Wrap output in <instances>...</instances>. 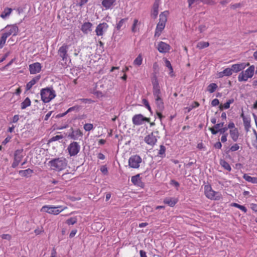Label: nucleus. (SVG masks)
Masks as SVG:
<instances>
[{"label": "nucleus", "mask_w": 257, "mask_h": 257, "mask_svg": "<svg viewBox=\"0 0 257 257\" xmlns=\"http://www.w3.org/2000/svg\"><path fill=\"white\" fill-rule=\"evenodd\" d=\"M144 141L148 145L153 146L156 143L157 139L152 132L145 137Z\"/></svg>", "instance_id": "nucleus-15"}, {"label": "nucleus", "mask_w": 257, "mask_h": 257, "mask_svg": "<svg viewBox=\"0 0 257 257\" xmlns=\"http://www.w3.org/2000/svg\"><path fill=\"white\" fill-rule=\"evenodd\" d=\"M40 75H38L33 78L31 80L33 81L34 83L35 84L40 79Z\"/></svg>", "instance_id": "nucleus-63"}, {"label": "nucleus", "mask_w": 257, "mask_h": 257, "mask_svg": "<svg viewBox=\"0 0 257 257\" xmlns=\"http://www.w3.org/2000/svg\"><path fill=\"white\" fill-rule=\"evenodd\" d=\"M157 110L162 111L164 108V103L161 97L155 98Z\"/></svg>", "instance_id": "nucleus-28"}, {"label": "nucleus", "mask_w": 257, "mask_h": 257, "mask_svg": "<svg viewBox=\"0 0 257 257\" xmlns=\"http://www.w3.org/2000/svg\"><path fill=\"white\" fill-rule=\"evenodd\" d=\"M84 129L86 131H90L93 128V125L91 123H86L84 125Z\"/></svg>", "instance_id": "nucleus-41"}, {"label": "nucleus", "mask_w": 257, "mask_h": 257, "mask_svg": "<svg viewBox=\"0 0 257 257\" xmlns=\"http://www.w3.org/2000/svg\"><path fill=\"white\" fill-rule=\"evenodd\" d=\"M132 121L134 124L140 125L142 124L144 121L150 122V118L144 116L142 114H138L135 115L133 117Z\"/></svg>", "instance_id": "nucleus-10"}, {"label": "nucleus", "mask_w": 257, "mask_h": 257, "mask_svg": "<svg viewBox=\"0 0 257 257\" xmlns=\"http://www.w3.org/2000/svg\"><path fill=\"white\" fill-rule=\"evenodd\" d=\"M100 171L104 174H107L108 173L107 168L105 166H102L100 168Z\"/></svg>", "instance_id": "nucleus-55"}, {"label": "nucleus", "mask_w": 257, "mask_h": 257, "mask_svg": "<svg viewBox=\"0 0 257 257\" xmlns=\"http://www.w3.org/2000/svg\"><path fill=\"white\" fill-rule=\"evenodd\" d=\"M13 10L11 8H6L4 11L2 12V13L1 15V17L3 19H5L7 17H9L10 14H11Z\"/></svg>", "instance_id": "nucleus-31"}, {"label": "nucleus", "mask_w": 257, "mask_h": 257, "mask_svg": "<svg viewBox=\"0 0 257 257\" xmlns=\"http://www.w3.org/2000/svg\"><path fill=\"white\" fill-rule=\"evenodd\" d=\"M68 46L66 45H63L58 50V55L62 59V60H66L68 57L67 51Z\"/></svg>", "instance_id": "nucleus-14"}, {"label": "nucleus", "mask_w": 257, "mask_h": 257, "mask_svg": "<svg viewBox=\"0 0 257 257\" xmlns=\"http://www.w3.org/2000/svg\"><path fill=\"white\" fill-rule=\"evenodd\" d=\"M41 99L44 103L50 102L56 96L55 90L50 87L43 88L41 90Z\"/></svg>", "instance_id": "nucleus-4"}, {"label": "nucleus", "mask_w": 257, "mask_h": 257, "mask_svg": "<svg viewBox=\"0 0 257 257\" xmlns=\"http://www.w3.org/2000/svg\"><path fill=\"white\" fill-rule=\"evenodd\" d=\"M160 4V0H155L153 7V11L152 16L154 19H156L159 13V6Z\"/></svg>", "instance_id": "nucleus-20"}, {"label": "nucleus", "mask_w": 257, "mask_h": 257, "mask_svg": "<svg viewBox=\"0 0 257 257\" xmlns=\"http://www.w3.org/2000/svg\"><path fill=\"white\" fill-rule=\"evenodd\" d=\"M228 136V134L222 135L221 138V141L222 143H225L227 141V137Z\"/></svg>", "instance_id": "nucleus-60"}, {"label": "nucleus", "mask_w": 257, "mask_h": 257, "mask_svg": "<svg viewBox=\"0 0 257 257\" xmlns=\"http://www.w3.org/2000/svg\"><path fill=\"white\" fill-rule=\"evenodd\" d=\"M230 107V104L227 102H226V103H225L223 105H222V104L220 105L219 106V108H220V110H222L223 108H224V109H228Z\"/></svg>", "instance_id": "nucleus-50"}, {"label": "nucleus", "mask_w": 257, "mask_h": 257, "mask_svg": "<svg viewBox=\"0 0 257 257\" xmlns=\"http://www.w3.org/2000/svg\"><path fill=\"white\" fill-rule=\"evenodd\" d=\"M165 152H166V148L163 145L160 146V149L159 152V155L160 156L163 157V156L165 155Z\"/></svg>", "instance_id": "nucleus-42"}, {"label": "nucleus", "mask_w": 257, "mask_h": 257, "mask_svg": "<svg viewBox=\"0 0 257 257\" xmlns=\"http://www.w3.org/2000/svg\"><path fill=\"white\" fill-rule=\"evenodd\" d=\"M143 59L141 54H139L138 56L135 59L134 61V64L137 66H140L142 63Z\"/></svg>", "instance_id": "nucleus-37"}, {"label": "nucleus", "mask_w": 257, "mask_h": 257, "mask_svg": "<svg viewBox=\"0 0 257 257\" xmlns=\"http://www.w3.org/2000/svg\"><path fill=\"white\" fill-rule=\"evenodd\" d=\"M116 0H103L101 4L105 9H109L115 2Z\"/></svg>", "instance_id": "nucleus-30"}, {"label": "nucleus", "mask_w": 257, "mask_h": 257, "mask_svg": "<svg viewBox=\"0 0 257 257\" xmlns=\"http://www.w3.org/2000/svg\"><path fill=\"white\" fill-rule=\"evenodd\" d=\"M228 128L227 127H222V128H220L218 130L219 133H220V134L224 135L226 134V132L227 131Z\"/></svg>", "instance_id": "nucleus-52"}, {"label": "nucleus", "mask_w": 257, "mask_h": 257, "mask_svg": "<svg viewBox=\"0 0 257 257\" xmlns=\"http://www.w3.org/2000/svg\"><path fill=\"white\" fill-rule=\"evenodd\" d=\"M90 101H91L90 99H87V98H81V99H77L76 100V102H77L78 103H81V102L86 103L87 102H90Z\"/></svg>", "instance_id": "nucleus-45"}, {"label": "nucleus", "mask_w": 257, "mask_h": 257, "mask_svg": "<svg viewBox=\"0 0 257 257\" xmlns=\"http://www.w3.org/2000/svg\"><path fill=\"white\" fill-rule=\"evenodd\" d=\"M33 172L34 171L33 170L29 168L25 170H20L19 171V174L23 177L28 178L31 177Z\"/></svg>", "instance_id": "nucleus-25"}, {"label": "nucleus", "mask_w": 257, "mask_h": 257, "mask_svg": "<svg viewBox=\"0 0 257 257\" xmlns=\"http://www.w3.org/2000/svg\"><path fill=\"white\" fill-rule=\"evenodd\" d=\"M217 88V84L216 83H212L210 84L208 86L207 90L210 93H213L215 91V90Z\"/></svg>", "instance_id": "nucleus-36"}, {"label": "nucleus", "mask_w": 257, "mask_h": 257, "mask_svg": "<svg viewBox=\"0 0 257 257\" xmlns=\"http://www.w3.org/2000/svg\"><path fill=\"white\" fill-rule=\"evenodd\" d=\"M220 164L222 167H223L226 170H227L228 171H231V168L230 165L225 160H222V159L220 160Z\"/></svg>", "instance_id": "nucleus-34"}, {"label": "nucleus", "mask_w": 257, "mask_h": 257, "mask_svg": "<svg viewBox=\"0 0 257 257\" xmlns=\"http://www.w3.org/2000/svg\"><path fill=\"white\" fill-rule=\"evenodd\" d=\"M157 49L160 53H166L169 51L170 46L165 42H160L158 45Z\"/></svg>", "instance_id": "nucleus-18"}, {"label": "nucleus", "mask_w": 257, "mask_h": 257, "mask_svg": "<svg viewBox=\"0 0 257 257\" xmlns=\"http://www.w3.org/2000/svg\"><path fill=\"white\" fill-rule=\"evenodd\" d=\"M92 24L90 22H85L81 27V30L84 34H87L92 31Z\"/></svg>", "instance_id": "nucleus-19"}, {"label": "nucleus", "mask_w": 257, "mask_h": 257, "mask_svg": "<svg viewBox=\"0 0 257 257\" xmlns=\"http://www.w3.org/2000/svg\"><path fill=\"white\" fill-rule=\"evenodd\" d=\"M241 116L243 117V124L244 126L245 130L246 131V132H247L249 131V130L251 126H250V120L249 118L246 117L244 116L243 114H242Z\"/></svg>", "instance_id": "nucleus-27"}, {"label": "nucleus", "mask_w": 257, "mask_h": 257, "mask_svg": "<svg viewBox=\"0 0 257 257\" xmlns=\"http://www.w3.org/2000/svg\"><path fill=\"white\" fill-rule=\"evenodd\" d=\"M40 75H38L33 78L31 80L33 81L34 83L35 84L40 79Z\"/></svg>", "instance_id": "nucleus-62"}, {"label": "nucleus", "mask_w": 257, "mask_h": 257, "mask_svg": "<svg viewBox=\"0 0 257 257\" xmlns=\"http://www.w3.org/2000/svg\"><path fill=\"white\" fill-rule=\"evenodd\" d=\"M232 205L233 206H234V207H235L240 209L241 210L243 211L244 213L246 212V211H247V209L244 206L239 205V204H238L237 203H234Z\"/></svg>", "instance_id": "nucleus-39"}, {"label": "nucleus", "mask_w": 257, "mask_h": 257, "mask_svg": "<svg viewBox=\"0 0 257 257\" xmlns=\"http://www.w3.org/2000/svg\"><path fill=\"white\" fill-rule=\"evenodd\" d=\"M142 159L139 155H136L132 156L128 160V165L132 168H139Z\"/></svg>", "instance_id": "nucleus-8"}, {"label": "nucleus", "mask_w": 257, "mask_h": 257, "mask_svg": "<svg viewBox=\"0 0 257 257\" xmlns=\"http://www.w3.org/2000/svg\"><path fill=\"white\" fill-rule=\"evenodd\" d=\"M254 72V65L250 66L245 71H242L238 76V80L239 82L246 81L249 78H251Z\"/></svg>", "instance_id": "nucleus-5"}, {"label": "nucleus", "mask_w": 257, "mask_h": 257, "mask_svg": "<svg viewBox=\"0 0 257 257\" xmlns=\"http://www.w3.org/2000/svg\"><path fill=\"white\" fill-rule=\"evenodd\" d=\"M127 20H128V18H127L121 19L118 22V23L116 24V27L115 28V29L117 31H119L121 29H124L125 27V23H126Z\"/></svg>", "instance_id": "nucleus-22"}, {"label": "nucleus", "mask_w": 257, "mask_h": 257, "mask_svg": "<svg viewBox=\"0 0 257 257\" xmlns=\"http://www.w3.org/2000/svg\"><path fill=\"white\" fill-rule=\"evenodd\" d=\"M239 149V146L238 144H235L233 146H232L230 148V151L231 152H235L237 151Z\"/></svg>", "instance_id": "nucleus-47"}, {"label": "nucleus", "mask_w": 257, "mask_h": 257, "mask_svg": "<svg viewBox=\"0 0 257 257\" xmlns=\"http://www.w3.org/2000/svg\"><path fill=\"white\" fill-rule=\"evenodd\" d=\"M214 147L215 149H220L222 147V144L219 141H218L214 144Z\"/></svg>", "instance_id": "nucleus-58"}, {"label": "nucleus", "mask_w": 257, "mask_h": 257, "mask_svg": "<svg viewBox=\"0 0 257 257\" xmlns=\"http://www.w3.org/2000/svg\"><path fill=\"white\" fill-rule=\"evenodd\" d=\"M224 122H220L219 123L215 124L214 126L216 129L219 130L220 128H222L224 126Z\"/></svg>", "instance_id": "nucleus-54"}, {"label": "nucleus", "mask_w": 257, "mask_h": 257, "mask_svg": "<svg viewBox=\"0 0 257 257\" xmlns=\"http://www.w3.org/2000/svg\"><path fill=\"white\" fill-rule=\"evenodd\" d=\"M138 23V20L135 19L134 21V23L132 27V31L133 33H135L137 32L136 26Z\"/></svg>", "instance_id": "nucleus-43"}, {"label": "nucleus", "mask_w": 257, "mask_h": 257, "mask_svg": "<svg viewBox=\"0 0 257 257\" xmlns=\"http://www.w3.org/2000/svg\"><path fill=\"white\" fill-rule=\"evenodd\" d=\"M71 133L69 134L68 136V138H70L73 140H78L79 137L82 138L83 133L79 129H77L74 131L73 128H71Z\"/></svg>", "instance_id": "nucleus-16"}, {"label": "nucleus", "mask_w": 257, "mask_h": 257, "mask_svg": "<svg viewBox=\"0 0 257 257\" xmlns=\"http://www.w3.org/2000/svg\"><path fill=\"white\" fill-rule=\"evenodd\" d=\"M204 189L205 194L208 198L212 200H219L221 198V194L218 192L213 191L211 186L205 185Z\"/></svg>", "instance_id": "nucleus-7"}, {"label": "nucleus", "mask_w": 257, "mask_h": 257, "mask_svg": "<svg viewBox=\"0 0 257 257\" xmlns=\"http://www.w3.org/2000/svg\"><path fill=\"white\" fill-rule=\"evenodd\" d=\"M209 46V43L207 42L201 41L198 43L197 48L202 49Z\"/></svg>", "instance_id": "nucleus-35"}, {"label": "nucleus", "mask_w": 257, "mask_h": 257, "mask_svg": "<svg viewBox=\"0 0 257 257\" xmlns=\"http://www.w3.org/2000/svg\"><path fill=\"white\" fill-rule=\"evenodd\" d=\"M35 85V84L34 83L33 81H32V80H31L30 82H29L27 85H26V90H30L32 87V86Z\"/></svg>", "instance_id": "nucleus-51"}, {"label": "nucleus", "mask_w": 257, "mask_h": 257, "mask_svg": "<svg viewBox=\"0 0 257 257\" xmlns=\"http://www.w3.org/2000/svg\"><path fill=\"white\" fill-rule=\"evenodd\" d=\"M108 28V25L106 23L99 24L96 28L95 32L97 36H102L104 32H105Z\"/></svg>", "instance_id": "nucleus-12"}, {"label": "nucleus", "mask_w": 257, "mask_h": 257, "mask_svg": "<svg viewBox=\"0 0 257 257\" xmlns=\"http://www.w3.org/2000/svg\"><path fill=\"white\" fill-rule=\"evenodd\" d=\"M249 65V63H239L233 64L231 66V69L233 72L237 73L239 71L243 70L246 66Z\"/></svg>", "instance_id": "nucleus-17"}, {"label": "nucleus", "mask_w": 257, "mask_h": 257, "mask_svg": "<svg viewBox=\"0 0 257 257\" xmlns=\"http://www.w3.org/2000/svg\"><path fill=\"white\" fill-rule=\"evenodd\" d=\"M229 134L230 136V137L232 139V140L234 142H236L238 140V137H239V133L238 130L237 128H234L232 130H230L229 131Z\"/></svg>", "instance_id": "nucleus-23"}, {"label": "nucleus", "mask_w": 257, "mask_h": 257, "mask_svg": "<svg viewBox=\"0 0 257 257\" xmlns=\"http://www.w3.org/2000/svg\"><path fill=\"white\" fill-rule=\"evenodd\" d=\"M23 153V149L17 150L14 153V159L20 162L24 157Z\"/></svg>", "instance_id": "nucleus-26"}, {"label": "nucleus", "mask_w": 257, "mask_h": 257, "mask_svg": "<svg viewBox=\"0 0 257 257\" xmlns=\"http://www.w3.org/2000/svg\"><path fill=\"white\" fill-rule=\"evenodd\" d=\"M209 130L211 131L212 134H213V135H216L218 133H219L218 130V129H216L214 127V126L213 127H209Z\"/></svg>", "instance_id": "nucleus-53"}, {"label": "nucleus", "mask_w": 257, "mask_h": 257, "mask_svg": "<svg viewBox=\"0 0 257 257\" xmlns=\"http://www.w3.org/2000/svg\"><path fill=\"white\" fill-rule=\"evenodd\" d=\"M65 208H62L61 206L44 205L41 209V211L47 212L51 214L58 215Z\"/></svg>", "instance_id": "nucleus-6"}, {"label": "nucleus", "mask_w": 257, "mask_h": 257, "mask_svg": "<svg viewBox=\"0 0 257 257\" xmlns=\"http://www.w3.org/2000/svg\"><path fill=\"white\" fill-rule=\"evenodd\" d=\"M20 163V162L16 160H14V162L12 165V167L13 168H15L16 167H17L19 164Z\"/></svg>", "instance_id": "nucleus-61"}, {"label": "nucleus", "mask_w": 257, "mask_h": 257, "mask_svg": "<svg viewBox=\"0 0 257 257\" xmlns=\"http://www.w3.org/2000/svg\"><path fill=\"white\" fill-rule=\"evenodd\" d=\"M31 101L29 97H27L25 100L22 102L21 104V107L22 109H24L27 107L31 105Z\"/></svg>", "instance_id": "nucleus-33"}, {"label": "nucleus", "mask_w": 257, "mask_h": 257, "mask_svg": "<svg viewBox=\"0 0 257 257\" xmlns=\"http://www.w3.org/2000/svg\"><path fill=\"white\" fill-rule=\"evenodd\" d=\"M143 103L146 106V107L148 109V110L150 111V112L152 113V109H151V108L150 106V104H149L148 100H146V99H144L143 100Z\"/></svg>", "instance_id": "nucleus-46"}, {"label": "nucleus", "mask_w": 257, "mask_h": 257, "mask_svg": "<svg viewBox=\"0 0 257 257\" xmlns=\"http://www.w3.org/2000/svg\"><path fill=\"white\" fill-rule=\"evenodd\" d=\"M227 127L228 129L229 128L230 130L237 128L236 127H235V124L234 122L232 121H231L228 123Z\"/></svg>", "instance_id": "nucleus-57"}, {"label": "nucleus", "mask_w": 257, "mask_h": 257, "mask_svg": "<svg viewBox=\"0 0 257 257\" xmlns=\"http://www.w3.org/2000/svg\"><path fill=\"white\" fill-rule=\"evenodd\" d=\"M80 146L77 142H73L68 147L67 150L70 156L76 155L79 152Z\"/></svg>", "instance_id": "nucleus-11"}, {"label": "nucleus", "mask_w": 257, "mask_h": 257, "mask_svg": "<svg viewBox=\"0 0 257 257\" xmlns=\"http://www.w3.org/2000/svg\"><path fill=\"white\" fill-rule=\"evenodd\" d=\"M243 178L247 182L257 184V177H252L247 174H244Z\"/></svg>", "instance_id": "nucleus-32"}, {"label": "nucleus", "mask_w": 257, "mask_h": 257, "mask_svg": "<svg viewBox=\"0 0 257 257\" xmlns=\"http://www.w3.org/2000/svg\"><path fill=\"white\" fill-rule=\"evenodd\" d=\"M77 220L76 217H71L66 221V223L68 225H73L77 222Z\"/></svg>", "instance_id": "nucleus-38"}, {"label": "nucleus", "mask_w": 257, "mask_h": 257, "mask_svg": "<svg viewBox=\"0 0 257 257\" xmlns=\"http://www.w3.org/2000/svg\"><path fill=\"white\" fill-rule=\"evenodd\" d=\"M2 238L4 239L10 240L11 239V236L8 234H4L2 235Z\"/></svg>", "instance_id": "nucleus-59"}, {"label": "nucleus", "mask_w": 257, "mask_h": 257, "mask_svg": "<svg viewBox=\"0 0 257 257\" xmlns=\"http://www.w3.org/2000/svg\"><path fill=\"white\" fill-rule=\"evenodd\" d=\"M232 70L231 68H227L223 71L220 72L218 73L219 77H223V76H230L232 74Z\"/></svg>", "instance_id": "nucleus-24"}, {"label": "nucleus", "mask_w": 257, "mask_h": 257, "mask_svg": "<svg viewBox=\"0 0 257 257\" xmlns=\"http://www.w3.org/2000/svg\"><path fill=\"white\" fill-rule=\"evenodd\" d=\"M81 109V106L80 105H75L73 107H70L68 110L67 112H71L72 111H75L76 112H78L79 111V110Z\"/></svg>", "instance_id": "nucleus-40"}, {"label": "nucleus", "mask_w": 257, "mask_h": 257, "mask_svg": "<svg viewBox=\"0 0 257 257\" xmlns=\"http://www.w3.org/2000/svg\"><path fill=\"white\" fill-rule=\"evenodd\" d=\"M48 164L53 170L59 172L66 168L67 161L64 157L54 158L50 161Z\"/></svg>", "instance_id": "nucleus-1"}, {"label": "nucleus", "mask_w": 257, "mask_h": 257, "mask_svg": "<svg viewBox=\"0 0 257 257\" xmlns=\"http://www.w3.org/2000/svg\"><path fill=\"white\" fill-rule=\"evenodd\" d=\"M140 254L141 257H147L146 251L143 250L140 251Z\"/></svg>", "instance_id": "nucleus-64"}, {"label": "nucleus", "mask_w": 257, "mask_h": 257, "mask_svg": "<svg viewBox=\"0 0 257 257\" xmlns=\"http://www.w3.org/2000/svg\"><path fill=\"white\" fill-rule=\"evenodd\" d=\"M6 32L3 34L0 41V48H3L5 45L7 39L11 35L16 36L19 31L16 25H7L5 28Z\"/></svg>", "instance_id": "nucleus-2"}, {"label": "nucleus", "mask_w": 257, "mask_h": 257, "mask_svg": "<svg viewBox=\"0 0 257 257\" xmlns=\"http://www.w3.org/2000/svg\"><path fill=\"white\" fill-rule=\"evenodd\" d=\"M41 64L39 62H36L29 65V70L31 74H35L40 72Z\"/></svg>", "instance_id": "nucleus-13"}, {"label": "nucleus", "mask_w": 257, "mask_h": 257, "mask_svg": "<svg viewBox=\"0 0 257 257\" xmlns=\"http://www.w3.org/2000/svg\"><path fill=\"white\" fill-rule=\"evenodd\" d=\"M88 2V0H79V2L77 4V6L82 7Z\"/></svg>", "instance_id": "nucleus-48"}, {"label": "nucleus", "mask_w": 257, "mask_h": 257, "mask_svg": "<svg viewBox=\"0 0 257 257\" xmlns=\"http://www.w3.org/2000/svg\"><path fill=\"white\" fill-rule=\"evenodd\" d=\"M153 93L155 98L161 97V92L158 80L156 76L152 80Z\"/></svg>", "instance_id": "nucleus-9"}, {"label": "nucleus", "mask_w": 257, "mask_h": 257, "mask_svg": "<svg viewBox=\"0 0 257 257\" xmlns=\"http://www.w3.org/2000/svg\"><path fill=\"white\" fill-rule=\"evenodd\" d=\"M168 14V11H164L160 14L159 22L157 25L155 30V37H159L161 32L164 30L167 20Z\"/></svg>", "instance_id": "nucleus-3"}, {"label": "nucleus", "mask_w": 257, "mask_h": 257, "mask_svg": "<svg viewBox=\"0 0 257 257\" xmlns=\"http://www.w3.org/2000/svg\"><path fill=\"white\" fill-rule=\"evenodd\" d=\"M63 137L61 135H57L56 136H54L52 137L49 141L50 142H54L56 141H58L60 139H63Z\"/></svg>", "instance_id": "nucleus-44"}, {"label": "nucleus", "mask_w": 257, "mask_h": 257, "mask_svg": "<svg viewBox=\"0 0 257 257\" xmlns=\"http://www.w3.org/2000/svg\"><path fill=\"white\" fill-rule=\"evenodd\" d=\"M131 181L135 185L138 186H141V185L142 184L140 177V174L133 176L131 178Z\"/></svg>", "instance_id": "nucleus-29"}, {"label": "nucleus", "mask_w": 257, "mask_h": 257, "mask_svg": "<svg viewBox=\"0 0 257 257\" xmlns=\"http://www.w3.org/2000/svg\"><path fill=\"white\" fill-rule=\"evenodd\" d=\"M241 7H242V4L240 3H237V4H235L230 5V8L233 10H235L237 8H239Z\"/></svg>", "instance_id": "nucleus-49"}, {"label": "nucleus", "mask_w": 257, "mask_h": 257, "mask_svg": "<svg viewBox=\"0 0 257 257\" xmlns=\"http://www.w3.org/2000/svg\"><path fill=\"white\" fill-rule=\"evenodd\" d=\"M219 104V101L218 99L215 98L211 102V105L213 106H216Z\"/></svg>", "instance_id": "nucleus-56"}, {"label": "nucleus", "mask_w": 257, "mask_h": 257, "mask_svg": "<svg viewBox=\"0 0 257 257\" xmlns=\"http://www.w3.org/2000/svg\"><path fill=\"white\" fill-rule=\"evenodd\" d=\"M178 200L174 197H167L164 199V203L170 207H173L177 203Z\"/></svg>", "instance_id": "nucleus-21"}]
</instances>
